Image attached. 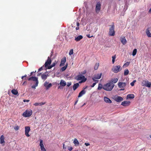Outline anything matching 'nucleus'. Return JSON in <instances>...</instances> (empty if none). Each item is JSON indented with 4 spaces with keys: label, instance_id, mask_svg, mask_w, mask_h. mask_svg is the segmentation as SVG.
<instances>
[{
    "label": "nucleus",
    "instance_id": "nucleus-1",
    "mask_svg": "<svg viewBox=\"0 0 151 151\" xmlns=\"http://www.w3.org/2000/svg\"><path fill=\"white\" fill-rule=\"evenodd\" d=\"M114 86V84H112L109 81L108 83L103 86V88L107 91H111Z\"/></svg>",
    "mask_w": 151,
    "mask_h": 151
},
{
    "label": "nucleus",
    "instance_id": "nucleus-2",
    "mask_svg": "<svg viewBox=\"0 0 151 151\" xmlns=\"http://www.w3.org/2000/svg\"><path fill=\"white\" fill-rule=\"evenodd\" d=\"M28 80L29 81L32 80L33 81L36 82L35 84L32 86V88L35 89L36 87L38 86L39 83L37 78L35 77L32 76L29 78L28 79Z\"/></svg>",
    "mask_w": 151,
    "mask_h": 151
},
{
    "label": "nucleus",
    "instance_id": "nucleus-3",
    "mask_svg": "<svg viewBox=\"0 0 151 151\" xmlns=\"http://www.w3.org/2000/svg\"><path fill=\"white\" fill-rule=\"evenodd\" d=\"M115 26L114 23H112V25L109 28V35L110 36H113L115 35V32L114 31Z\"/></svg>",
    "mask_w": 151,
    "mask_h": 151
},
{
    "label": "nucleus",
    "instance_id": "nucleus-4",
    "mask_svg": "<svg viewBox=\"0 0 151 151\" xmlns=\"http://www.w3.org/2000/svg\"><path fill=\"white\" fill-rule=\"evenodd\" d=\"M76 79L78 81L82 80L81 81H79V83H80L81 82H85L86 80V78H85V77L81 74L76 76Z\"/></svg>",
    "mask_w": 151,
    "mask_h": 151
},
{
    "label": "nucleus",
    "instance_id": "nucleus-5",
    "mask_svg": "<svg viewBox=\"0 0 151 151\" xmlns=\"http://www.w3.org/2000/svg\"><path fill=\"white\" fill-rule=\"evenodd\" d=\"M32 111L30 109L27 110L25 112L22 114V116L25 117H29L32 114Z\"/></svg>",
    "mask_w": 151,
    "mask_h": 151
},
{
    "label": "nucleus",
    "instance_id": "nucleus-6",
    "mask_svg": "<svg viewBox=\"0 0 151 151\" xmlns=\"http://www.w3.org/2000/svg\"><path fill=\"white\" fill-rule=\"evenodd\" d=\"M122 70V68L120 65L113 66L111 69L112 71L114 73H116Z\"/></svg>",
    "mask_w": 151,
    "mask_h": 151
},
{
    "label": "nucleus",
    "instance_id": "nucleus-7",
    "mask_svg": "<svg viewBox=\"0 0 151 151\" xmlns=\"http://www.w3.org/2000/svg\"><path fill=\"white\" fill-rule=\"evenodd\" d=\"M142 86H145L150 88L151 86V82H149L147 80H143L142 83Z\"/></svg>",
    "mask_w": 151,
    "mask_h": 151
},
{
    "label": "nucleus",
    "instance_id": "nucleus-8",
    "mask_svg": "<svg viewBox=\"0 0 151 151\" xmlns=\"http://www.w3.org/2000/svg\"><path fill=\"white\" fill-rule=\"evenodd\" d=\"M25 134L27 137L30 136V135L29 134V132L30 130V127L29 126H26L25 127Z\"/></svg>",
    "mask_w": 151,
    "mask_h": 151
},
{
    "label": "nucleus",
    "instance_id": "nucleus-9",
    "mask_svg": "<svg viewBox=\"0 0 151 151\" xmlns=\"http://www.w3.org/2000/svg\"><path fill=\"white\" fill-rule=\"evenodd\" d=\"M52 62L51 58L48 57L44 65L45 67H47V66L50 65Z\"/></svg>",
    "mask_w": 151,
    "mask_h": 151
},
{
    "label": "nucleus",
    "instance_id": "nucleus-10",
    "mask_svg": "<svg viewBox=\"0 0 151 151\" xmlns=\"http://www.w3.org/2000/svg\"><path fill=\"white\" fill-rule=\"evenodd\" d=\"M114 99L116 102H119L123 101V98L120 96H115L114 97Z\"/></svg>",
    "mask_w": 151,
    "mask_h": 151
},
{
    "label": "nucleus",
    "instance_id": "nucleus-11",
    "mask_svg": "<svg viewBox=\"0 0 151 151\" xmlns=\"http://www.w3.org/2000/svg\"><path fill=\"white\" fill-rule=\"evenodd\" d=\"M101 9V4L99 2L97 3L96 7V12L97 13H99Z\"/></svg>",
    "mask_w": 151,
    "mask_h": 151
},
{
    "label": "nucleus",
    "instance_id": "nucleus-12",
    "mask_svg": "<svg viewBox=\"0 0 151 151\" xmlns=\"http://www.w3.org/2000/svg\"><path fill=\"white\" fill-rule=\"evenodd\" d=\"M118 85L120 88H124L126 85V83L119 82L118 83Z\"/></svg>",
    "mask_w": 151,
    "mask_h": 151
},
{
    "label": "nucleus",
    "instance_id": "nucleus-13",
    "mask_svg": "<svg viewBox=\"0 0 151 151\" xmlns=\"http://www.w3.org/2000/svg\"><path fill=\"white\" fill-rule=\"evenodd\" d=\"M130 101H125L122 102L121 103V105L124 106H128L130 105Z\"/></svg>",
    "mask_w": 151,
    "mask_h": 151
},
{
    "label": "nucleus",
    "instance_id": "nucleus-14",
    "mask_svg": "<svg viewBox=\"0 0 151 151\" xmlns=\"http://www.w3.org/2000/svg\"><path fill=\"white\" fill-rule=\"evenodd\" d=\"M118 79L117 78H111L109 81L112 84H114L116 83L118 81Z\"/></svg>",
    "mask_w": 151,
    "mask_h": 151
},
{
    "label": "nucleus",
    "instance_id": "nucleus-15",
    "mask_svg": "<svg viewBox=\"0 0 151 151\" xmlns=\"http://www.w3.org/2000/svg\"><path fill=\"white\" fill-rule=\"evenodd\" d=\"M66 58L65 57H64L62 59L60 65V66H62L65 65V63L66 62Z\"/></svg>",
    "mask_w": 151,
    "mask_h": 151
},
{
    "label": "nucleus",
    "instance_id": "nucleus-16",
    "mask_svg": "<svg viewBox=\"0 0 151 151\" xmlns=\"http://www.w3.org/2000/svg\"><path fill=\"white\" fill-rule=\"evenodd\" d=\"M101 75L102 73L95 74L94 75L93 77L97 79H100L101 77Z\"/></svg>",
    "mask_w": 151,
    "mask_h": 151
},
{
    "label": "nucleus",
    "instance_id": "nucleus-17",
    "mask_svg": "<svg viewBox=\"0 0 151 151\" xmlns=\"http://www.w3.org/2000/svg\"><path fill=\"white\" fill-rule=\"evenodd\" d=\"M1 144H3V145H4L5 141H4V137L3 135H2L0 138Z\"/></svg>",
    "mask_w": 151,
    "mask_h": 151
},
{
    "label": "nucleus",
    "instance_id": "nucleus-18",
    "mask_svg": "<svg viewBox=\"0 0 151 151\" xmlns=\"http://www.w3.org/2000/svg\"><path fill=\"white\" fill-rule=\"evenodd\" d=\"M120 40L121 42L124 45H125L127 43L126 40L124 37H121Z\"/></svg>",
    "mask_w": 151,
    "mask_h": 151
},
{
    "label": "nucleus",
    "instance_id": "nucleus-19",
    "mask_svg": "<svg viewBox=\"0 0 151 151\" xmlns=\"http://www.w3.org/2000/svg\"><path fill=\"white\" fill-rule=\"evenodd\" d=\"M48 76V74H45L44 73H43L41 75L42 79L44 81H45L47 79Z\"/></svg>",
    "mask_w": 151,
    "mask_h": 151
},
{
    "label": "nucleus",
    "instance_id": "nucleus-20",
    "mask_svg": "<svg viewBox=\"0 0 151 151\" xmlns=\"http://www.w3.org/2000/svg\"><path fill=\"white\" fill-rule=\"evenodd\" d=\"M104 101L107 103L110 104L112 102L110 99L107 97H105L104 98Z\"/></svg>",
    "mask_w": 151,
    "mask_h": 151
},
{
    "label": "nucleus",
    "instance_id": "nucleus-21",
    "mask_svg": "<svg viewBox=\"0 0 151 151\" xmlns=\"http://www.w3.org/2000/svg\"><path fill=\"white\" fill-rule=\"evenodd\" d=\"M60 84L62 86H65L66 84V82L63 80H61Z\"/></svg>",
    "mask_w": 151,
    "mask_h": 151
},
{
    "label": "nucleus",
    "instance_id": "nucleus-22",
    "mask_svg": "<svg viewBox=\"0 0 151 151\" xmlns=\"http://www.w3.org/2000/svg\"><path fill=\"white\" fill-rule=\"evenodd\" d=\"M134 98V95L133 94H129L127 95V99H133Z\"/></svg>",
    "mask_w": 151,
    "mask_h": 151
},
{
    "label": "nucleus",
    "instance_id": "nucleus-23",
    "mask_svg": "<svg viewBox=\"0 0 151 151\" xmlns=\"http://www.w3.org/2000/svg\"><path fill=\"white\" fill-rule=\"evenodd\" d=\"M83 38L82 36L81 35H80L76 37L75 38V40L76 41H79L80 40L82 39Z\"/></svg>",
    "mask_w": 151,
    "mask_h": 151
},
{
    "label": "nucleus",
    "instance_id": "nucleus-24",
    "mask_svg": "<svg viewBox=\"0 0 151 151\" xmlns=\"http://www.w3.org/2000/svg\"><path fill=\"white\" fill-rule=\"evenodd\" d=\"M79 84L78 83H76L74 84L73 86V90L75 91L79 86Z\"/></svg>",
    "mask_w": 151,
    "mask_h": 151
},
{
    "label": "nucleus",
    "instance_id": "nucleus-25",
    "mask_svg": "<svg viewBox=\"0 0 151 151\" xmlns=\"http://www.w3.org/2000/svg\"><path fill=\"white\" fill-rule=\"evenodd\" d=\"M85 93L86 91L84 90H83L79 93L78 96V97H81L83 95L85 94Z\"/></svg>",
    "mask_w": 151,
    "mask_h": 151
},
{
    "label": "nucleus",
    "instance_id": "nucleus-26",
    "mask_svg": "<svg viewBox=\"0 0 151 151\" xmlns=\"http://www.w3.org/2000/svg\"><path fill=\"white\" fill-rule=\"evenodd\" d=\"M11 92L14 95H16L18 93V92L17 90L13 89L12 90Z\"/></svg>",
    "mask_w": 151,
    "mask_h": 151
},
{
    "label": "nucleus",
    "instance_id": "nucleus-27",
    "mask_svg": "<svg viewBox=\"0 0 151 151\" xmlns=\"http://www.w3.org/2000/svg\"><path fill=\"white\" fill-rule=\"evenodd\" d=\"M73 143L76 146H78L79 145V142L76 139H75L73 141Z\"/></svg>",
    "mask_w": 151,
    "mask_h": 151
},
{
    "label": "nucleus",
    "instance_id": "nucleus-28",
    "mask_svg": "<svg viewBox=\"0 0 151 151\" xmlns=\"http://www.w3.org/2000/svg\"><path fill=\"white\" fill-rule=\"evenodd\" d=\"M68 66V63H67L65 66L62 68L61 69V70L62 71H63L65 70L66 69Z\"/></svg>",
    "mask_w": 151,
    "mask_h": 151
},
{
    "label": "nucleus",
    "instance_id": "nucleus-29",
    "mask_svg": "<svg viewBox=\"0 0 151 151\" xmlns=\"http://www.w3.org/2000/svg\"><path fill=\"white\" fill-rule=\"evenodd\" d=\"M103 86L102 84L100 83L99 84L98 87L97 89L98 90H101L102 88H103Z\"/></svg>",
    "mask_w": 151,
    "mask_h": 151
},
{
    "label": "nucleus",
    "instance_id": "nucleus-30",
    "mask_svg": "<svg viewBox=\"0 0 151 151\" xmlns=\"http://www.w3.org/2000/svg\"><path fill=\"white\" fill-rule=\"evenodd\" d=\"M99 65V63H96L94 66V69L96 70H97L98 68Z\"/></svg>",
    "mask_w": 151,
    "mask_h": 151
},
{
    "label": "nucleus",
    "instance_id": "nucleus-31",
    "mask_svg": "<svg viewBox=\"0 0 151 151\" xmlns=\"http://www.w3.org/2000/svg\"><path fill=\"white\" fill-rule=\"evenodd\" d=\"M129 70L127 69H126L124 71V76H127L129 74Z\"/></svg>",
    "mask_w": 151,
    "mask_h": 151
},
{
    "label": "nucleus",
    "instance_id": "nucleus-32",
    "mask_svg": "<svg viewBox=\"0 0 151 151\" xmlns=\"http://www.w3.org/2000/svg\"><path fill=\"white\" fill-rule=\"evenodd\" d=\"M130 63L129 62H127L125 63L123 66V67H127L130 64Z\"/></svg>",
    "mask_w": 151,
    "mask_h": 151
},
{
    "label": "nucleus",
    "instance_id": "nucleus-33",
    "mask_svg": "<svg viewBox=\"0 0 151 151\" xmlns=\"http://www.w3.org/2000/svg\"><path fill=\"white\" fill-rule=\"evenodd\" d=\"M137 52V50L136 49H134L133 51L132 52V55L133 56H134L135 55Z\"/></svg>",
    "mask_w": 151,
    "mask_h": 151
},
{
    "label": "nucleus",
    "instance_id": "nucleus-34",
    "mask_svg": "<svg viewBox=\"0 0 151 151\" xmlns=\"http://www.w3.org/2000/svg\"><path fill=\"white\" fill-rule=\"evenodd\" d=\"M116 58V57L115 55L112 56V62L113 64H114V63Z\"/></svg>",
    "mask_w": 151,
    "mask_h": 151
},
{
    "label": "nucleus",
    "instance_id": "nucleus-35",
    "mask_svg": "<svg viewBox=\"0 0 151 151\" xmlns=\"http://www.w3.org/2000/svg\"><path fill=\"white\" fill-rule=\"evenodd\" d=\"M40 147V149H41V150L42 151H46V149L44 147V145L41 146Z\"/></svg>",
    "mask_w": 151,
    "mask_h": 151
},
{
    "label": "nucleus",
    "instance_id": "nucleus-36",
    "mask_svg": "<svg viewBox=\"0 0 151 151\" xmlns=\"http://www.w3.org/2000/svg\"><path fill=\"white\" fill-rule=\"evenodd\" d=\"M19 127L18 125H16L14 127V129L16 131H17L19 129Z\"/></svg>",
    "mask_w": 151,
    "mask_h": 151
},
{
    "label": "nucleus",
    "instance_id": "nucleus-37",
    "mask_svg": "<svg viewBox=\"0 0 151 151\" xmlns=\"http://www.w3.org/2000/svg\"><path fill=\"white\" fill-rule=\"evenodd\" d=\"M52 86V84L51 83H49L48 84L47 86H46V89H48Z\"/></svg>",
    "mask_w": 151,
    "mask_h": 151
},
{
    "label": "nucleus",
    "instance_id": "nucleus-38",
    "mask_svg": "<svg viewBox=\"0 0 151 151\" xmlns=\"http://www.w3.org/2000/svg\"><path fill=\"white\" fill-rule=\"evenodd\" d=\"M136 80H134L132 82L130 83V85L132 86H134V83L136 82Z\"/></svg>",
    "mask_w": 151,
    "mask_h": 151
},
{
    "label": "nucleus",
    "instance_id": "nucleus-39",
    "mask_svg": "<svg viewBox=\"0 0 151 151\" xmlns=\"http://www.w3.org/2000/svg\"><path fill=\"white\" fill-rule=\"evenodd\" d=\"M40 146H43L44 145L43 144V141L42 139H40Z\"/></svg>",
    "mask_w": 151,
    "mask_h": 151
},
{
    "label": "nucleus",
    "instance_id": "nucleus-40",
    "mask_svg": "<svg viewBox=\"0 0 151 151\" xmlns=\"http://www.w3.org/2000/svg\"><path fill=\"white\" fill-rule=\"evenodd\" d=\"M73 49H71L70 50V52H69V55H71L73 54Z\"/></svg>",
    "mask_w": 151,
    "mask_h": 151
},
{
    "label": "nucleus",
    "instance_id": "nucleus-41",
    "mask_svg": "<svg viewBox=\"0 0 151 151\" xmlns=\"http://www.w3.org/2000/svg\"><path fill=\"white\" fill-rule=\"evenodd\" d=\"M57 62L56 61H55V62L51 65L52 67H54L55 65L57 64Z\"/></svg>",
    "mask_w": 151,
    "mask_h": 151
},
{
    "label": "nucleus",
    "instance_id": "nucleus-42",
    "mask_svg": "<svg viewBox=\"0 0 151 151\" xmlns=\"http://www.w3.org/2000/svg\"><path fill=\"white\" fill-rule=\"evenodd\" d=\"M86 70H84L83 71L81 72V74L82 75H84L86 73Z\"/></svg>",
    "mask_w": 151,
    "mask_h": 151
},
{
    "label": "nucleus",
    "instance_id": "nucleus-43",
    "mask_svg": "<svg viewBox=\"0 0 151 151\" xmlns=\"http://www.w3.org/2000/svg\"><path fill=\"white\" fill-rule=\"evenodd\" d=\"M52 67H52V66L51 65H48L47 66V67H45L46 69H50Z\"/></svg>",
    "mask_w": 151,
    "mask_h": 151
},
{
    "label": "nucleus",
    "instance_id": "nucleus-44",
    "mask_svg": "<svg viewBox=\"0 0 151 151\" xmlns=\"http://www.w3.org/2000/svg\"><path fill=\"white\" fill-rule=\"evenodd\" d=\"M71 85V82H68L67 83V86L68 87L70 86Z\"/></svg>",
    "mask_w": 151,
    "mask_h": 151
},
{
    "label": "nucleus",
    "instance_id": "nucleus-45",
    "mask_svg": "<svg viewBox=\"0 0 151 151\" xmlns=\"http://www.w3.org/2000/svg\"><path fill=\"white\" fill-rule=\"evenodd\" d=\"M92 80H93V81L94 82H98V81L97 80H95V79H96V78H94L93 77L92 78Z\"/></svg>",
    "mask_w": 151,
    "mask_h": 151
},
{
    "label": "nucleus",
    "instance_id": "nucleus-46",
    "mask_svg": "<svg viewBox=\"0 0 151 151\" xmlns=\"http://www.w3.org/2000/svg\"><path fill=\"white\" fill-rule=\"evenodd\" d=\"M45 102H44V103H43V102L39 103V106H42V105L44 104H45Z\"/></svg>",
    "mask_w": 151,
    "mask_h": 151
},
{
    "label": "nucleus",
    "instance_id": "nucleus-47",
    "mask_svg": "<svg viewBox=\"0 0 151 151\" xmlns=\"http://www.w3.org/2000/svg\"><path fill=\"white\" fill-rule=\"evenodd\" d=\"M48 84V83H47V81H45L44 83V86H45L46 87L47 84Z\"/></svg>",
    "mask_w": 151,
    "mask_h": 151
},
{
    "label": "nucleus",
    "instance_id": "nucleus-48",
    "mask_svg": "<svg viewBox=\"0 0 151 151\" xmlns=\"http://www.w3.org/2000/svg\"><path fill=\"white\" fill-rule=\"evenodd\" d=\"M68 150L70 151H71L73 149V148H72V147H68Z\"/></svg>",
    "mask_w": 151,
    "mask_h": 151
},
{
    "label": "nucleus",
    "instance_id": "nucleus-49",
    "mask_svg": "<svg viewBox=\"0 0 151 151\" xmlns=\"http://www.w3.org/2000/svg\"><path fill=\"white\" fill-rule=\"evenodd\" d=\"M34 105L35 106H39V103H36L34 104Z\"/></svg>",
    "mask_w": 151,
    "mask_h": 151
},
{
    "label": "nucleus",
    "instance_id": "nucleus-50",
    "mask_svg": "<svg viewBox=\"0 0 151 151\" xmlns=\"http://www.w3.org/2000/svg\"><path fill=\"white\" fill-rule=\"evenodd\" d=\"M86 36L88 38H91V37H93V36H90V35L89 34H87L86 35Z\"/></svg>",
    "mask_w": 151,
    "mask_h": 151
},
{
    "label": "nucleus",
    "instance_id": "nucleus-51",
    "mask_svg": "<svg viewBox=\"0 0 151 151\" xmlns=\"http://www.w3.org/2000/svg\"><path fill=\"white\" fill-rule=\"evenodd\" d=\"M96 82L93 83L92 85L91 86V87H93L94 86L96 85Z\"/></svg>",
    "mask_w": 151,
    "mask_h": 151
},
{
    "label": "nucleus",
    "instance_id": "nucleus-52",
    "mask_svg": "<svg viewBox=\"0 0 151 151\" xmlns=\"http://www.w3.org/2000/svg\"><path fill=\"white\" fill-rule=\"evenodd\" d=\"M43 67H40L39 69H38V71H41L42 70H43Z\"/></svg>",
    "mask_w": 151,
    "mask_h": 151
},
{
    "label": "nucleus",
    "instance_id": "nucleus-53",
    "mask_svg": "<svg viewBox=\"0 0 151 151\" xmlns=\"http://www.w3.org/2000/svg\"><path fill=\"white\" fill-rule=\"evenodd\" d=\"M85 145L86 146H88L90 145V144L89 143H85Z\"/></svg>",
    "mask_w": 151,
    "mask_h": 151
},
{
    "label": "nucleus",
    "instance_id": "nucleus-54",
    "mask_svg": "<svg viewBox=\"0 0 151 151\" xmlns=\"http://www.w3.org/2000/svg\"><path fill=\"white\" fill-rule=\"evenodd\" d=\"M29 101V100H25V99H24V100H23V101L24 102H28Z\"/></svg>",
    "mask_w": 151,
    "mask_h": 151
},
{
    "label": "nucleus",
    "instance_id": "nucleus-55",
    "mask_svg": "<svg viewBox=\"0 0 151 151\" xmlns=\"http://www.w3.org/2000/svg\"><path fill=\"white\" fill-rule=\"evenodd\" d=\"M36 72V71H35V72H31L30 73V76H31L33 73H35Z\"/></svg>",
    "mask_w": 151,
    "mask_h": 151
},
{
    "label": "nucleus",
    "instance_id": "nucleus-56",
    "mask_svg": "<svg viewBox=\"0 0 151 151\" xmlns=\"http://www.w3.org/2000/svg\"><path fill=\"white\" fill-rule=\"evenodd\" d=\"M79 27L77 26V27H76V30H78L79 29Z\"/></svg>",
    "mask_w": 151,
    "mask_h": 151
},
{
    "label": "nucleus",
    "instance_id": "nucleus-57",
    "mask_svg": "<svg viewBox=\"0 0 151 151\" xmlns=\"http://www.w3.org/2000/svg\"><path fill=\"white\" fill-rule=\"evenodd\" d=\"M78 101V100L77 99V100L75 102V104H74L75 105H76Z\"/></svg>",
    "mask_w": 151,
    "mask_h": 151
},
{
    "label": "nucleus",
    "instance_id": "nucleus-58",
    "mask_svg": "<svg viewBox=\"0 0 151 151\" xmlns=\"http://www.w3.org/2000/svg\"><path fill=\"white\" fill-rule=\"evenodd\" d=\"M149 13H151V8L150 9V10H149Z\"/></svg>",
    "mask_w": 151,
    "mask_h": 151
},
{
    "label": "nucleus",
    "instance_id": "nucleus-59",
    "mask_svg": "<svg viewBox=\"0 0 151 151\" xmlns=\"http://www.w3.org/2000/svg\"><path fill=\"white\" fill-rule=\"evenodd\" d=\"M77 26H78H78H79V23H78V22H77Z\"/></svg>",
    "mask_w": 151,
    "mask_h": 151
},
{
    "label": "nucleus",
    "instance_id": "nucleus-60",
    "mask_svg": "<svg viewBox=\"0 0 151 151\" xmlns=\"http://www.w3.org/2000/svg\"><path fill=\"white\" fill-rule=\"evenodd\" d=\"M65 144H63V148H64V147H65Z\"/></svg>",
    "mask_w": 151,
    "mask_h": 151
},
{
    "label": "nucleus",
    "instance_id": "nucleus-61",
    "mask_svg": "<svg viewBox=\"0 0 151 151\" xmlns=\"http://www.w3.org/2000/svg\"><path fill=\"white\" fill-rule=\"evenodd\" d=\"M24 76H22V79H23V78H24Z\"/></svg>",
    "mask_w": 151,
    "mask_h": 151
},
{
    "label": "nucleus",
    "instance_id": "nucleus-62",
    "mask_svg": "<svg viewBox=\"0 0 151 151\" xmlns=\"http://www.w3.org/2000/svg\"><path fill=\"white\" fill-rule=\"evenodd\" d=\"M27 75H25L24 76V77H26L27 76Z\"/></svg>",
    "mask_w": 151,
    "mask_h": 151
},
{
    "label": "nucleus",
    "instance_id": "nucleus-63",
    "mask_svg": "<svg viewBox=\"0 0 151 151\" xmlns=\"http://www.w3.org/2000/svg\"><path fill=\"white\" fill-rule=\"evenodd\" d=\"M85 105V103H84L83 105L82 106H83L84 105Z\"/></svg>",
    "mask_w": 151,
    "mask_h": 151
},
{
    "label": "nucleus",
    "instance_id": "nucleus-64",
    "mask_svg": "<svg viewBox=\"0 0 151 151\" xmlns=\"http://www.w3.org/2000/svg\"><path fill=\"white\" fill-rule=\"evenodd\" d=\"M150 138H151V135H150Z\"/></svg>",
    "mask_w": 151,
    "mask_h": 151
}]
</instances>
